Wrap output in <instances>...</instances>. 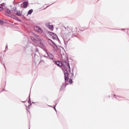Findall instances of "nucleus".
Returning a JSON list of instances; mask_svg holds the SVG:
<instances>
[{
	"mask_svg": "<svg viewBox=\"0 0 129 129\" xmlns=\"http://www.w3.org/2000/svg\"><path fill=\"white\" fill-rule=\"evenodd\" d=\"M55 63L58 67L62 68L66 72L64 73V80L65 81H68L70 84H72L73 81V75L71 73V69L70 68V66L69 63L66 61L61 62L60 61H56L55 62Z\"/></svg>",
	"mask_w": 129,
	"mask_h": 129,
	"instance_id": "f257e3e1",
	"label": "nucleus"
},
{
	"mask_svg": "<svg viewBox=\"0 0 129 129\" xmlns=\"http://www.w3.org/2000/svg\"><path fill=\"white\" fill-rule=\"evenodd\" d=\"M66 31L68 34H71V33H73V32H76L77 28L75 27V29H73L72 27H68Z\"/></svg>",
	"mask_w": 129,
	"mask_h": 129,
	"instance_id": "f03ea898",
	"label": "nucleus"
},
{
	"mask_svg": "<svg viewBox=\"0 0 129 129\" xmlns=\"http://www.w3.org/2000/svg\"><path fill=\"white\" fill-rule=\"evenodd\" d=\"M34 30L36 31V32H39V33H42L43 32V29L40 28V27L38 26H35Z\"/></svg>",
	"mask_w": 129,
	"mask_h": 129,
	"instance_id": "7ed1b4c3",
	"label": "nucleus"
},
{
	"mask_svg": "<svg viewBox=\"0 0 129 129\" xmlns=\"http://www.w3.org/2000/svg\"><path fill=\"white\" fill-rule=\"evenodd\" d=\"M28 2L23 3V9H26V8H28Z\"/></svg>",
	"mask_w": 129,
	"mask_h": 129,
	"instance_id": "20e7f679",
	"label": "nucleus"
},
{
	"mask_svg": "<svg viewBox=\"0 0 129 129\" xmlns=\"http://www.w3.org/2000/svg\"><path fill=\"white\" fill-rule=\"evenodd\" d=\"M48 29H49L50 30H51V31H53V25H48Z\"/></svg>",
	"mask_w": 129,
	"mask_h": 129,
	"instance_id": "39448f33",
	"label": "nucleus"
},
{
	"mask_svg": "<svg viewBox=\"0 0 129 129\" xmlns=\"http://www.w3.org/2000/svg\"><path fill=\"white\" fill-rule=\"evenodd\" d=\"M32 13H33V10L31 9L28 11V14L27 15V16H28V15H31Z\"/></svg>",
	"mask_w": 129,
	"mask_h": 129,
	"instance_id": "423d86ee",
	"label": "nucleus"
},
{
	"mask_svg": "<svg viewBox=\"0 0 129 129\" xmlns=\"http://www.w3.org/2000/svg\"><path fill=\"white\" fill-rule=\"evenodd\" d=\"M50 38H51V37H52V39H54V37H53V36H54V34L53 33L50 32Z\"/></svg>",
	"mask_w": 129,
	"mask_h": 129,
	"instance_id": "0eeeda50",
	"label": "nucleus"
},
{
	"mask_svg": "<svg viewBox=\"0 0 129 129\" xmlns=\"http://www.w3.org/2000/svg\"><path fill=\"white\" fill-rule=\"evenodd\" d=\"M16 16H18V17H20V16H21V13H16Z\"/></svg>",
	"mask_w": 129,
	"mask_h": 129,
	"instance_id": "6e6552de",
	"label": "nucleus"
},
{
	"mask_svg": "<svg viewBox=\"0 0 129 129\" xmlns=\"http://www.w3.org/2000/svg\"><path fill=\"white\" fill-rule=\"evenodd\" d=\"M0 25H4V22L0 20Z\"/></svg>",
	"mask_w": 129,
	"mask_h": 129,
	"instance_id": "1a4fd4ad",
	"label": "nucleus"
},
{
	"mask_svg": "<svg viewBox=\"0 0 129 129\" xmlns=\"http://www.w3.org/2000/svg\"><path fill=\"white\" fill-rule=\"evenodd\" d=\"M4 10V9L3 8V7L0 6V11H3Z\"/></svg>",
	"mask_w": 129,
	"mask_h": 129,
	"instance_id": "9d476101",
	"label": "nucleus"
},
{
	"mask_svg": "<svg viewBox=\"0 0 129 129\" xmlns=\"http://www.w3.org/2000/svg\"><path fill=\"white\" fill-rule=\"evenodd\" d=\"M31 39H32V40H34L35 39V38L33 37H32Z\"/></svg>",
	"mask_w": 129,
	"mask_h": 129,
	"instance_id": "9b49d317",
	"label": "nucleus"
},
{
	"mask_svg": "<svg viewBox=\"0 0 129 129\" xmlns=\"http://www.w3.org/2000/svg\"><path fill=\"white\" fill-rule=\"evenodd\" d=\"M53 58H54V57H53V56H52L51 57V59H53Z\"/></svg>",
	"mask_w": 129,
	"mask_h": 129,
	"instance_id": "f8f14e48",
	"label": "nucleus"
},
{
	"mask_svg": "<svg viewBox=\"0 0 129 129\" xmlns=\"http://www.w3.org/2000/svg\"><path fill=\"white\" fill-rule=\"evenodd\" d=\"M62 87H64V86H61V88H62Z\"/></svg>",
	"mask_w": 129,
	"mask_h": 129,
	"instance_id": "ddd939ff",
	"label": "nucleus"
},
{
	"mask_svg": "<svg viewBox=\"0 0 129 129\" xmlns=\"http://www.w3.org/2000/svg\"><path fill=\"white\" fill-rule=\"evenodd\" d=\"M28 112H29V113H30V111H28Z\"/></svg>",
	"mask_w": 129,
	"mask_h": 129,
	"instance_id": "4468645a",
	"label": "nucleus"
}]
</instances>
